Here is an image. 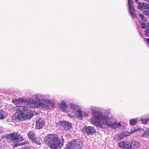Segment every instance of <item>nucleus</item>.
Here are the masks:
<instances>
[{"label": "nucleus", "instance_id": "nucleus-1", "mask_svg": "<svg viewBox=\"0 0 149 149\" xmlns=\"http://www.w3.org/2000/svg\"><path fill=\"white\" fill-rule=\"evenodd\" d=\"M49 94L42 95L36 94L33 95L31 99L24 100L23 98H19L13 100L12 102L17 104L24 102L26 105L17 106L14 117L19 121H24L32 117L33 113L32 110L29 108H38L41 107L47 110L53 109L54 107V102L49 98Z\"/></svg>", "mask_w": 149, "mask_h": 149}, {"label": "nucleus", "instance_id": "nucleus-2", "mask_svg": "<svg viewBox=\"0 0 149 149\" xmlns=\"http://www.w3.org/2000/svg\"><path fill=\"white\" fill-rule=\"evenodd\" d=\"M91 114L96 115L91 118V121L95 125L100 127L107 126L113 128H120L122 125L120 123H116V119L112 116H109V113L107 111H104L99 113L98 107L91 106L89 109Z\"/></svg>", "mask_w": 149, "mask_h": 149}, {"label": "nucleus", "instance_id": "nucleus-3", "mask_svg": "<svg viewBox=\"0 0 149 149\" xmlns=\"http://www.w3.org/2000/svg\"><path fill=\"white\" fill-rule=\"evenodd\" d=\"M44 142L52 149L61 148L64 145L63 139L61 141L57 136L54 134L47 135L44 138Z\"/></svg>", "mask_w": 149, "mask_h": 149}, {"label": "nucleus", "instance_id": "nucleus-4", "mask_svg": "<svg viewBox=\"0 0 149 149\" xmlns=\"http://www.w3.org/2000/svg\"><path fill=\"white\" fill-rule=\"evenodd\" d=\"M82 143L78 139H75L69 142L65 149H81L82 147Z\"/></svg>", "mask_w": 149, "mask_h": 149}, {"label": "nucleus", "instance_id": "nucleus-5", "mask_svg": "<svg viewBox=\"0 0 149 149\" xmlns=\"http://www.w3.org/2000/svg\"><path fill=\"white\" fill-rule=\"evenodd\" d=\"M137 130L134 129L131 130L130 132H122L121 133L116 134L114 137V139L116 141H119L122 140L127 136H129L134 132L136 131Z\"/></svg>", "mask_w": 149, "mask_h": 149}, {"label": "nucleus", "instance_id": "nucleus-6", "mask_svg": "<svg viewBox=\"0 0 149 149\" xmlns=\"http://www.w3.org/2000/svg\"><path fill=\"white\" fill-rule=\"evenodd\" d=\"M77 111L78 113L77 114V111H74L72 112V113H70L69 112H68V116L71 118H73L77 117V118H79L80 120H82L84 118L83 114L82 111H81L80 108L79 109H77Z\"/></svg>", "mask_w": 149, "mask_h": 149}, {"label": "nucleus", "instance_id": "nucleus-7", "mask_svg": "<svg viewBox=\"0 0 149 149\" xmlns=\"http://www.w3.org/2000/svg\"><path fill=\"white\" fill-rule=\"evenodd\" d=\"M132 143V141L131 140H129L128 141H125L119 142L118 143V145L119 147L123 149H132V145H130Z\"/></svg>", "mask_w": 149, "mask_h": 149}, {"label": "nucleus", "instance_id": "nucleus-8", "mask_svg": "<svg viewBox=\"0 0 149 149\" xmlns=\"http://www.w3.org/2000/svg\"><path fill=\"white\" fill-rule=\"evenodd\" d=\"M8 136L11 137L14 142H19L23 140V137L17 133H11Z\"/></svg>", "mask_w": 149, "mask_h": 149}, {"label": "nucleus", "instance_id": "nucleus-9", "mask_svg": "<svg viewBox=\"0 0 149 149\" xmlns=\"http://www.w3.org/2000/svg\"><path fill=\"white\" fill-rule=\"evenodd\" d=\"M62 126L66 131L68 130L72 127V124L70 123L65 121H61L56 124V126Z\"/></svg>", "mask_w": 149, "mask_h": 149}, {"label": "nucleus", "instance_id": "nucleus-10", "mask_svg": "<svg viewBox=\"0 0 149 149\" xmlns=\"http://www.w3.org/2000/svg\"><path fill=\"white\" fill-rule=\"evenodd\" d=\"M81 131L84 134H87L89 135L95 133V130L93 127L91 126H85L82 128Z\"/></svg>", "mask_w": 149, "mask_h": 149}, {"label": "nucleus", "instance_id": "nucleus-11", "mask_svg": "<svg viewBox=\"0 0 149 149\" xmlns=\"http://www.w3.org/2000/svg\"><path fill=\"white\" fill-rule=\"evenodd\" d=\"M132 3L131 0H128V4L129 6V13L133 18L136 17L134 10L132 5Z\"/></svg>", "mask_w": 149, "mask_h": 149}, {"label": "nucleus", "instance_id": "nucleus-12", "mask_svg": "<svg viewBox=\"0 0 149 149\" xmlns=\"http://www.w3.org/2000/svg\"><path fill=\"white\" fill-rule=\"evenodd\" d=\"M45 122L43 118H39L37 119L36 121V127L38 129H41L44 126Z\"/></svg>", "mask_w": 149, "mask_h": 149}, {"label": "nucleus", "instance_id": "nucleus-13", "mask_svg": "<svg viewBox=\"0 0 149 149\" xmlns=\"http://www.w3.org/2000/svg\"><path fill=\"white\" fill-rule=\"evenodd\" d=\"M138 8L139 9H144L146 10H149V4L144 3H141L139 2H138Z\"/></svg>", "mask_w": 149, "mask_h": 149}, {"label": "nucleus", "instance_id": "nucleus-14", "mask_svg": "<svg viewBox=\"0 0 149 149\" xmlns=\"http://www.w3.org/2000/svg\"><path fill=\"white\" fill-rule=\"evenodd\" d=\"M132 144H131L130 145H132V148H133L134 149H136L140 147L141 145V143L136 141H135L134 142L132 141Z\"/></svg>", "mask_w": 149, "mask_h": 149}, {"label": "nucleus", "instance_id": "nucleus-15", "mask_svg": "<svg viewBox=\"0 0 149 149\" xmlns=\"http://www.w3.org/2000/svg\"><path fill=\"white\" fill-rule=\"evenodd\" d=\"M141 27L142 29L146 28L147 31L149 32V22H142L141 24Z\"/></svg>", "mask_w": 149, "mask_h": 149}, {"label": "nucleus", "instance_id": "nucleus-16", "mask_svg": "<svg viewBox=\"0 0 149 149\" xmlns=\"http://www.w3.org/2000/svg\"><path fill=\"white\" fill-rule=\"evenodd\" d=\"M70 107L72 111H77L79 109L80 107L78 106L73 104L72 103H71L70 104Z\"/></svg>", "mask_w": 149, "mask_h": 149}, {"label": "nucleus", "instance_id": "nucleus-17", "mask_svg": "<svg viewBox=\"0 0 149 149\" xmlns=\"http://www.w3.org/2000/svg\"><path fill=\"white\" fill-rule=\"evenodd\" d=\"M144 29L146 30L144 31V32H145L143 34L141 31H139L140 36L142 38H143L144 36L149 37V32L147 31L148 29L146 28Z\"/></svg>", "mask_w": 149, "mask_h": 149}, {"label": "nucleus", "instance_id": "nucleus-18", "mask_svg": "<svg viewBox=\"0 0 149 149\" xmlns=\"http://www.w3.org/2000/svg\"><path fill=\"white\" fill-rule=\"evenodd\" d=\"M67 107L66 102L65 101H63L61 102L60 104V107L61 108L64 110V111L66 112V109Z\"/></svg>", "mask_w": 149, "mask_h": 149}, {"label": "nucleus", "instance_id": "nucleus-19", "mask_svg": "<svg viewBox=\"0 0 149 149\" xmlns=\"http://www.w3.org/2000/svg\"><path fill=\"white\" fill-rule=\"evenodd\" d=\"M27 135L29 139L31 140L32 141L34 139L36 136L34 133L32 132H29L28 133Z\"/></svg>", "mask_w": 149, "mask_h": 149}, {"label": "nucleus", "instance_id": "nucleus-20", "mask_svg": "<svg viewBox=\"0 0 149 149\" xmlns=\"http://www.w3.org/2000/svg\"><path fill=\"white\" fill-rule=\"evenodd\" d=\"M7 116V114L3 111H1L0 112V119H3Z\"/></svg>", "mask_w": 149, "mask_h": 149}, {"label": "nucleus", "instance_id": "nucleus-21", "mask_svg": "<svg viewBox=\"0 0 149 149\" xmlns=\"http://www.w3.org/2000/svg\"><path fill=\"white\" fill-rule=\"evenodd\" d=\"M138 118H132L130 120V124L131 125L136 124Z\"/></svg>", "mask_w": 149, "mask_h": 149}, {"label": "nucleus", "instance_id": "nucleus-22", "mask_svg": "<svg viewBox=\"0 0 149 149\" xmlns=\"http://www.w3.org/2000/svg\"><path fill=\"white\" fill-rule=\"evenodd\" d=\"M149 120V118H141V121L144 124H146Z\"/></svg>", "mask_w": 149, "mask_h": 149}, {"label": "nucleus", "instance_id": "nucleus-23", "mask_svg": "<svg viewBox=\"0 0 149 149\" xmlns=\"http://www.w3.org/2000/svg\"><path fill=\"white\" fill-rule=\"evenodd\" d=\"M40 139L39 138L35 137L34 139L32 141L38 144H40Z\"/></svg>", "mask_w": 149, "mask_h": 149}, {"label": "nucleus", "instance_id": "nucleus-24", "mask_svg": "<svg viewBox=\"0 0 149 149\" xmlns=\"http://www.w3.org/2000/svg\"><path fill=\"white\" fill-rule=\"evenodd\" d=\"M149 136V128L147 130L145 131L142 135V137H146V136Z\"/></svg>", "mask_w": 149, "mask_h": 149}, {"label": "nucleus", "instance_id": "nucleus-25", "mask_svg": "<svg viewBox=\"0 0 149 149\" xmlns=\"http://www.w3.org/2000/svg\"><path fill=\"white\" fill-rule=\"evenodd\" d=\"M90 113V112L88 111H85L83 113L84 118V117L87 116Z\"/></svg>", "mask_w": 149, "mask_h": 149}, {"label": "nucleus", "instance_id": "nucleus-26", "mask_svg": "<svg viewBox=\"0 0 149 149\" xmlns=\"http://www.w3.org/2000/svg\"><path fill=\"white\" fill-rule=\"evenodd\" d=\"M143 14L147 16H149V10H144L143 12Z\"/></svg>", "mask_w": 149, "mask_h": 149}, {"label": "nucleus", "instance_id": "nucleus-27", "mask_svg": "<svg viewBox=\"0 0 149 149\" xmlns=\"http://www.w3.org/2000/svg\"><path fill=\"white\" fill-rule=\"evenodd\" d=\"M139 15L142 19V21H144L146 20V18L144 17V16L142 14H139Z\"/></svg>", "mask_w": 149, "mask_h": 149}, {"label": "nucleus", "instance_id": "nucleus-28", "mask_svg": "<svg viewBox=\"0 0 149 149\" xmlns=\"http://www.w3.org/2000/svg\"><path fill=\"white\" fill-rule=\"evenodd\" d=\"M144 40L146 41L148 43H149V39L144 38Z\"/></svg>", "mask_w": 149, "mask_h": 149}, {"label": "nucleus", "instance_id": "nucleus-29", "mask_svg": "<svg viewBox=\"0 0 149 149\" xmlns=\"http://www.w3.org/2000/svg\"><path fill=\"white\" fill-rule=\"evenodd\" d=\"M139 132H143V129H139L138 130Z\"/></svg>", "mask_w": 149, "mask_h": 149}, {"label": "nucleus", "instance_id": "nucleus-30", "mask_svg": "<svg viewBox=\"0 0 149 149\" xmlns=\"http://www.w3.org/2000/svg\"><path fill=\"white\" fill-rule=\"evenodd\" d=\"M3 127H0V133L2 132L3 131Z\"/></svg>", "mask_w": 149, "mask_h": 149}, {"label": "nucleus", "instance_id": "nucleus-31", "mask_svg": "<svg viewBox=\"0 0 149 149\" xmlns=\"http://www.w3.org/2000/svg\"><path fill=\"white\" fill-rule=\"evenodd\" d=\"M146 1L147 3H149V0H146Z\"/></svg>", "mask_w": 149, "mask_h": 149}, {"label": "nucleus", "instance_id": "nucleus-32", "mask_svg": "<svg viewBox=\"0 0 149 149\" xmlns=\"http://www.w3.org/2000/svg\"><path fill=\"white\" fill-rule=\"evenodd\" d=\"M22 149H30L29 148H23Z\"/></svg>", "mask_w": 149, "mask_h": 149}, {"label": "nucleus", "instance_id": "nucleus-33", "mask_svg": "<svg viewBox=\"0 0 149 149\" xmlns=\"http://www.w3.org/2000/svg\"><path fill=\"white\" fill-rule=\"evenodd\" d=\"M135 0V1H136V3H137L138 2V1L139 0Z\"/></svg>", "mask_w": 149, "mask_h": 149}, {"label": "nucleus", "instance_id": "nucleus-34", "mask_svg": "<svg viewBox=\"0 0 149 149\" xmlns=\"http://www.w3.org/2000/svg\"><path fill=\"white\" fill-rule=\"evenodd\" d=\"M15 147L17 146H15Z\"/></svg>", "mask_w": 149, "mask_h": 149}]
</instances>
